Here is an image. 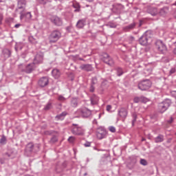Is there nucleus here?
<instances>
[{
    "mask_svg": "<svg viewBox=\"0 0 176 176\" xmlns=\"http://www.w3.org/2000/svg\"><path fill=\"white\" fill-rule=\"evenodd\" d=\"M153 37V34H152V31H151V30L146 31L139 38L140 45H142V46H146V45H149V43H151V42H152Z\"/></svg>",
    "mask_w": 176,
    "mask_h": 176,
    "instance_id": "f257e3e1",
    "label": "nucleus"
},
{
    "mask_svg": "<svg viewBox=\"0 0 176 176\" xmlns=\"http://www.w3.org/2000/svg\"><path fill=\"white\" fill-rule=\"evenodd\" d=\"M39 151V147L38 146H34V143H28L25 148L24 155L25 156H32L33 153H36Z\"/></svg>",
    "mask_w": 176,
    "mask_h": 176,
    "instance_id": "f03ea898",
    "label": "nucleus"
},
{
    "mask_svg": "<svg viewBox=\"0 0 176 176\" xmlns=\"http://www.w3.org/2000/svg\"><path fill=\"white\" fill-rule=\"evenodd\" d=\"M138 87L142 91H148L152 87V82L148 79L143 80L139 82Z\"/></svg>",
    "mask_w": 176,
    "mask_h": 176,
    "instance_id": "7ed1b4c3",
    "label": "nucleus"
},
{
    "mask_svg": "<svg viewBox=\"0 0 176 176\" xmlns=\"http://www.w3.org/2000/svg\"><path fill=\"white\" fill-rule=\"evenodd\" d=\"M61 38V32L58 30H55L51 32L49 36L50 43H56L58 39Z\"/></svg>",
    "mask_w": 176,
    "mask_h": 176,
    "instance_id": "20e7f679",
    "label": "nucleus"
},
{
    "mask_svg": "<svg viewBox=\"0 0 176 176\" xmlns=\"http://www.w3.org/2000/svg\"><path fill=\"white\" fill-rule=\"evenodd\" d=\"M72 133L74 135H85V129L82 126H79L78 124H72Z\"/></svg>",
    "mask_w": 176,
    "mask_h": 176,
    "instance_id": "39448f33",
    "label": "nucleus"
},
{
    "mask_svg": "<svg viewBox=\"0 0 176 176\" xmlns=\"http://www.w3.org/2000/svg\"><path fill=\"white\" fill-rule=\"evenodd\" d=\"M171 105V100L166 99L164 102H161L158 105L159 111L161 113L166 112V109H168Z\"/></svg>",
    "mask_w": 176,
    "mask_h": 176,
    "instance_id": "423d86ee",
    "label": "nucleus"
},
{
    "mask_svg": "<svg viewBox=\"0 0 176 176\" xmlns=\"http://www.w3.org/2000/svg\"><path fill=\"white\" fill-rule=\"evenodd\" d=\"M101 59L105 64H107V65H109L110 67H113V65H115V61H113V59L110 57L107 53H103Z\"/></svg>",
    "mask_w": 176,
    "mask_h": 176,
    "instance_id": "0eeeda50",
    "label": "nucleus"
},
{
    "mask_svg": "<svg viewBox=\"0 0 176 176\" xmlns=\"http://www.w3.org/2000/svg\"><path fill=\"white\" fill-rule=\"evenodd\" d=\"M155 47L157 49L158 52H160V53H164V52L167 51V47L163 43V41L160 40H157L155 42Z\"/></svg>",
    "mask_w": 176,
    "mask_h": 176,
    "instance_id": "6e6552de",
    "label": "nucleus"
},
{
    "mask_svg": "<svg viewBox=\"0 0 176 176\" xmlns=\"http://www.w3.org/2000/svg\"><path fill=\"white\" fill-rule=\"evenodd\" d=\"M50 21L54 25H56V27H61V25H63V20L57 16H51Z\"/></svg>",
    "mask_w": 176,
    "mask_h": 176,
    "instance_id": "1a4fd4ad",
    "label": "nucleus"
},
{
    "mask_svg": "<svg viewBox=\"0 0 176 176\" xmlns=\"http://www.w3.org/2000/svg\"><path fill=\"white\" fill-rule=\"evenodd\" d=\"M38 85L39 87H46L49 85V77L47 76H43L41 77L38 81Z\"/></svg>",
    "mask_w": 176,
    "mask_h": 176,
    "instance_id": "9d476101",
    "label": "nucleus"
},
{
    "mask_svg": "<svg viewBox=\"0 0 176 176\" xmlns=\"http://www.w3.org/2000/svg\"><path fill=\"white\" fill-rule=\"evenodd\" d=\"M77 113H79L82 118H89L91 116V111L87 109H80L77 110Z\"/></svg>",
    "mask_w": 176,
    "mask_h": 176,
    "instance_id": "9b49d317",
    "label": "nucleus"
},
{
    "mask_svg": "<svg viewBox=\"0 0 176 176\" xmlns=\"http://www.w3.org/2000/svg\"><path fill=\"white\" fill-rule=\"evenodd\" d=\"M34 64L30 63L27 66H25V69H21L22 65H19V69H21V72H25V74H31L32 71H34Z\"/></svg>",
    "mask_w": 176,
    "mask_h": 176,
    "instance_id": "f8f14e48",
    "label": "nucleus"
},
{
    "mask_svg": "<svg viewBox=\"0 0 176 176\" xmlns=\"http://www.w3.org/2000/svg\"><path fill=\"white\" fill-rule=\"evenodd\" d=\"M43 63V53L38 52L34 58L33 64H42Z\"/></svg>",
    "mask_w": 176,
    "mask_h": 176,
    "instance_id": "ddd939ff",
    "label": "nucleus"
},
{
    "mask_svg": "<svg viewBox=\"0 0 176 176\" xmlns=\"http://www.w3.org/2000/svg\"><path fill=\"white\" fill-rule=\"evenodd\" d=\"M67 167V162H58L56 164V168H55V171L58 173H63L64 171V168Z\"/></svg>",
    "mask_w": 176,
    "mask_h": 176,
    "instance_id": "4468645a",
    "label": "nucleus"
},
{
    "mask_svg": "<svg viewBox=\"0 0 176 176\" xmlns=\"http://www.w3.org/2000/svg\"><path fill=\"white\" fill-rule=\"evenodd\" d=\"M105 135H107V131L102 129V128H99L96 131V137L98 140H102V138H105Z\"/></svg>",
    "mask_w": 176,
    "mask_h": 176,
    "instance_id": "2eb2a0df",
    "label": "nucleus"
},
{
    "mask_svg": "<svg viewBox=\"0 0 176 176\" xmlns=\"http://www.w3.org/2000/svg\"><path fill=\"white\" fill-rule=\"evenodd\" d=\"M133 102L136 104H138V102H142L143 104H146V102H148V98L144 96H137L134 98Z\"/></svg>",
    "mask_w": 176,
    "mask_h": 176,
    "instance_id": "dca6fc26",
    "label": "nucleus"
},
{
    "mask_svg": "<svg viewBox=\"0 0 176 176\" xmlns=\"http://www.w3.org/2000/svg\"><path fill=\"white\" fill-rule=\"evenodd\" d=\"M25 10H23V11L20 12L21 19H27L28 20H30V19H31V17H32V15L31 14V12H25Z\"/></svg>",
    "mask_w": 176,
    "mask_h": 176,
    "instance_id": "f3484780",
    "label": "nucleus"
},
{
    "mask_svg": "<svg viewBox=\"0 0 176 176\" xmlns=\"http://www.w3.org/2000/svg\"><path fill=\"white\" fill-rule=\"evenodd\" d=\"M147 13H149L151 14V16H156L157 13H159V11H157V8L152 6H148L147 7Z\"/></svg>",
    "mask_w": 176,
    "mask_h": 176,
    "instance_id": "a211bd4d",
    "label": "nucleus"
},
{
    "mask_svg": "<svg viewBox=\"0 0 176 176\" xmlns=\"http://www.w3.org/2000/svg\"><path fill=\"white\" fill-rule=\"evenodd\" d=\"M136 25H137V23L133 22L132 23L124 27L123 30L125 32H129L134 30V28H135Z\"/></svg>",
    "mask_w": 176,
    "mask_h": 176,
    "instance_id": "6ab92c4d",
    "label": "nucleus"
},
{
    "mask_svg": "<svg viewBox=\"0 0 176 176\" xmlns=\"http://www.w3.org/2000/svg\"><path fill=\"white\" fill-rule=\"evenodd\" d=\"M80 69L82 71H86L87 72H90L93 71V66L90 64H83L80 66Z\"/></svg>",
    "mask_w": 176,
    "mask_h": 176,
    "instance_id": "aec40b11",
    "label": "nucleus"
},
{
    "mask_svg": "<svg viewBox=\"0 0 176 176\" xmlns=\"http://www.w3.org/2000/svg\"><path fill=\"white\" fill-rule=\"evenodd\" d=\"M118 116L120 118H122V119H126L127 118V109L121 108L118 111Z\"/></svg>",
    "mask_w": 176,
    "mask_h": 176,
    "instance_id": "412c9836",
    "label": "nucleus"
},
{
    "mask_svg": "<svg viewBox=\"0 0 176 176\" xmlns=\"http://www.w3.org/2000/svg\"><path fill=\"white\" fill-rule=\"evenodd\" d=\"M27 5V0H19L18 1V9H23L25 10V6Z\"/></svg>",
    "mask_w": 176,
    "mask_h": 176,
    "instance_id": "4be33fe9",
    "label": "nucleus"
},
{
    "mask_svg": "<svg viewBox=\"0 0 176 176\" xmlns=\"http://www.w3.org/2000/svg\"><path fill=\"white\" fill-rule=\"evenodd\" d=\"M52 75L54 77L55 79H58V78L61 76V73L58 69H54L52 72Z\"/></svg>",
    "mask_w": 176,
    "mask_h": 176,
    "instance_id": "5701e85b",
    "label": "nucleus"
},
{
    "mask_svg": "<svg viewBox=\"0 0 176 176\" xmlns=\"http://www.w3.org/2000/svg\"><path fill=\"white\" fill-rule=\"evenodd\" d=\"M2 53L5 58H9L12 56V51L6 48L3 50Z\"/></svg>",
    "mask_w": 176,
    "mask_h": 176,
    "instance_id": "b1692460",
    "label": "nucleus"
},
{
    "mask_svg": "<svg viewBox=\"0 0 176 176\" xmlns=\"http://www.w3.org/2000/svg\"><path fill=\"white\" fill-rule=\"evenodd\" d=\"M86 23V19H80L76 23L77 28H83Z\"/></svg>",
    "mask_w": 176,
    "mask_h": 176,
    "instance_id": "393cba45",
    "label": "nucleus"
},
{
    "mask_svg": "<svg viewBox=\"0 0 176 176\" xmlns=\"http://www.w3.org/2000/svg\"><path fill=\"white\" fill-rule=\"evenodd\" d=\"M72 7L75 9L74 13H79L80 12V4L79 3H75L72 4Z\"/></svg>",
    "mask_w": 176,
    "mask_h": 176,
    "instance_id": "a878e982",
    "label": "nucleus"
},
{
    "mask_svg": "<svg viewBox=\"0 0 176 176\" xmlns=\"http://www.w3.org/2000/svg\"><path fill=\"white\" fill-rule=\"evenodd\" d=\"M78 98H72L70 102L71 107L73 108H76L78 107Z\"/></svg>",
    "mask_w": 176,
    "mask_h": 176,
    "instance_id": "bb28decb",
    "label": "nucleus"
},
{
    "mask_svg": "<svg viewBox=\"0 0 176 176\" xmlns=\"http://www.w3.org/2000/svg\"><path fill=\"white\" fill-rule=\"evenodd\" d=\"M90 100L92 105H96L98 102V97H97L96 95H93Z\"/></svg>",
    "mask_w": 176,
    "mask_h": 176,
    "instance_id": "cd10ccee",
    "label": "nucleus"
},
{
    "mask_svg": "<svg viewBox=\"0 0 176 176\" xmlns=\"http://www.w3.org/2000/svg\"><path fill=\"white\" fill-rule=\"evenodd\" d=\"M167 13H168V7H164L160 11V14H161V16H166Z\"/></svg>",
    "mask_w": 176,
    "mask_h": 176,
    "instance_id": "c85d7f7f",
    "label": "nucleus"
},
{
    "mask_svg": "<svg viewBox=\"0 0 176 176\" xmlns=\"http://www.w3.org/2000/svg\"><path fill=\"white\" fill-rule=\"evenodd\" d=\"M164 141V136L163 135H159L157 138H155V142L157 144L159 142H163Z\"/></svg>",
    "mask_w": 176,
    "mask_h": 176,
    "instance_id": "c756f323",
    "label": "nucleus"
},
{
    "mask_svg": "<svg viewBox=\"0 0 176 176\" xmlns=\"http://www.w3.org/2000/svg\"><path fill=\"white\" fill-rule=\"evenodd\" d=\"M65 116H67V112H63L60 114L56 116V119H58V120H63Z\"/></svg>",
    "mask_w": 176,
    "mask_h": 176,
    "instance_id": "7c9ffc66",
    "label": "nucleus"
},
{
    "mask_svg": "<svg viewBox=\"0 0 176 176\" xmlns=\"http://www.w3.org/2000/svg\"><path fill=\"white\" fill-rule=\"evenodd\" d=\"M58 141V138H57V136L53 135L52 138L49 141V144H56Z\"/></svg>",
    "mask_w": 176,
    "mask_h": 176,
    "instance_id": "2f4dec72",
    "label": "nucleus"
},
{
    "mask_svg": "<svg viewBox=\"0 0 176 176\" xmlns=\"http://www.w3.org/2000/svg\"><path fill=\"white\" fill-rule=\"evenodd\" d=\"M53 108L52 102H48L44 107V111H50Z\"/></svg>",
    "mask_w": 176,
    "mask_h": 176,
    "instance_id": "473e14b6",
    "label": "nucleus"
},
{
    "mask_svg": "<svg viewBox=\"0 0 176 176\" xmlns=\"http://www.w3.org/2000/svg\"><path fill=\"white\" fill-rule=\"evenodd\" d=\"M116 71L117 72L118 76H122V75H123L124 74L123 69H122L121 67H117L116 69Z\"/></svg>",
    "mask_w": 176,
    "mask_h": 176,
    "instance_id": "72a5a7b5",
    "label": "nucleus"
},
{
    "mask_svg": "<svg viewBox=\"0 0 176 176\" xmlns=\"http://www.w3.org/2000/svg\"><path fill=\"white\" fill-rule=\"evenodd\" d=\"M132 118H133L132 126H134V123H135V122H137V118H138L137 113H133Z\"/></svg>",
    "mask_w": 176,
    "mask_h": 176,
    "instance_id": "f704fd0d",
    "label": "nucleus"
},
{
    "mask_svg": "<svg viewBox=\"0 0 176 176\" xmlns=\"http://www.w3.org/2000/svg\"><path fill=\"white\" fill-rule=\"evenodd\" d=\"M0 144H1V145H5V144H6V136L4 135H3L0 139Z\"/></svg>",
    "mask_w": 176,
    "mask_h": 176,
    "instance_id": "c9c22d12",
    "label": "nucleus"
},
{
    "mask_svg": "<svg viewBox=\"0 0 176 176\" xmlns=\"http://www.w3.org/2000/svg\"><path fill=\"white\" fill-rule=\"evenodd\" d=\"M28 39H29V42H30V43H33V44L36 43V38H34V36H29Z\"/></svg>",
    "mask_w": 176,
    "mask_h": 176,
    "instance_id": "e433bc0d",
    "label": "nucleus"
},
{
    "mask_svg": "<svg viewBox=\"0 0 176 176\" xmlns=\"http://www.w3.org/2000/svg\"><path fill=\"white\" fill-rule=\"evenodd\" d=\"M97 77H93L91 78V85L94 86V85H97Z\"/></svg>",
    "mask_w": 176,
    "mask_h": 176,
    "instance_id": "4c0bfd02",
    "label": "nucleus"
},
{
    "mask_svg": "<svg viewBox=\"0 0 176 176\" xmlns=\"http://www.w3.org/2000/svg\"><path fill=\"white\" fill-rule=\"evenodd\" d=\"M140 164H142V166H147L148 162H146V160L142 159L140 160Z\"/></svg>",
    "mask_w": 176,
    "mask_h": 176,
    "instance_id": "58836bf2",
    "label": "nucleus"
},
{
    "mask_svg": "<svg viewBox=\"0 0 176 176\" xmlns=\"http://www.w3.org/2000/svg\"><path fill=\"white\" fill-rule=\"evenodd\" d=\"M38 2L41 4V5H46V3L47 2H50V0H38Z\"/></svg>",
    "mask_w": 176,
    "mask_h": 176,
    "instance_id": "ea45409f",
    "label": "nucleus"
},
{
    "mask_svg": "<svg viewBox=\"0 0 176 176\" xmlns=\"http://www.w3.org/2000/svg\"><path fill=\"white\" fill-rule=\"evenodd\" d=\"M109 131H111V133H116V128H115L114 126H109Z\"/></svg>",
    "mask_w": 176,
    "mask_h": 176,
    "instance_id": "a19ab883",
    "label": "nucleus"
},
{
    "mask_svg": "<svg viewBox=\"0 0 176 176\" xmlns=\"http://www.w3.org/2000/svg\"><path fill=\"white\" fill-rule=\"evenodd\" d=\"M53 133H54V131H45L44 132V134H45V135H52V134H53Z\"/></svg>",
    "mask_w": 176,
    "mask_h": 176,
    "instance_id": "79ce46f5",
    "label": "nucleus"
},
{
    "mask_svg": "<svg viewBox=\"0 0 176 176\" xmlns=\"http://www.w3.org/2000/svg\"><path fill=\"white\" fill-rule=\"evenodd\" d=\"M176 69L175 67H173L170 72H169V75H173V74H175Z\"/></svg>",
    "mask_w": 176,
    "mask_h": 176,
    "instance_id": "37998d69",
    "label": "nucleus"
},
{
    "mask_svg": "<svg viewBox=\"0 0 176 176\" xmlns=\"http://www.w3.org/2000/svg\"><path fill=\"white\" fill-rule=\"evenodd\" d=\"M76 138L74 136H70L69 138H68V141L69 142H74V141H75Z\"/></svg>",
    "mask_w": 176,
    "mask_h": 176,
    "instance_id": "c03bdc74",
    "label": "nucleus"
},
{
    "mask_svg": "<svg viewBox=\"0 0 176 176\" xmlns=\"http://www.w3.org/2000/svg\"><path fill=\"white\" fill-rule=\"evenodd\" d=\"M58 100L59 101L64 102V101H65V98L60 95V96H58Z\"/></svg>",
    "mask_w": 176,
    "mask_h": 176,
    "instance_id": "a18cd8bd",
    "label": "nucleus"
},
{
    "mask_svg": "<svg viewBox=\"0 0 176 176\" xmlns=\"http://www.w3.org/2000/svg\"><path fill=\"white\" fill-rule=\"evenodd\" d=\"M21 49H23V47H21V46H20V45H17L15 46V50H16V52H19V50H21Z\"/></svg>",
    "mask_w": 176,
    "mask_h": 176,
    "instance_id": "49530a36",
    "label": "nucleus"
},
{
    "mask_svg": "<svg viewBox=\"0 0 176 176\" xmlns=\"http://www.w3.org/2000/svg\"><path fill=\"white\" fill-rule=\"evenodd\" d=\"M94 90H95L94 85H91L90 89H89V91H90L91 93H94Z\"/></svg>",
    "mask_w": 176,
    "mask_h": 176,
    "instance_id": "de8ad7c7",
    "label": "nucleus"
},
{
    "mask_svg": "<svg viewBox=\"0 0 176 176\" xmlns=\"http://www.w3.org/2000/svg\"><path fill=\"white\" fill-rule=\"evenodd\" d=\"M91 142H87L86 143L84 144V146H85L86 148L91 146Z\"/></svg>",
    "mask_w": 176,
    "mask_h": 176,
    "instance_id": "09e8293b",
    "label": "nucleus"
},
{
    "mask_svg": "<svg viewBox=\"0 0 176 176\" xmlns=\"http://www.w3.org/2000/svg\"><path fill=\"white\" fill-rule=\"evenodd\" d=\"M3 20V14L0 12V24H2Z\"/></svg>",
    "mask_w": 176,
    "mask_h": 176,
    "instance_id": "8fccbe9b",
    "label": "nucleus"
},
{
    "mask_svg": "<svg viewBox=\"0 0 176 176\" xmlns=\"http://www.w3.org/2000/svg\"><path fill=\"white\" fill-rule=\"evenodd\" d=\"M173 120H174V119L173 118V117H170V120H167V123H168L169 124H171V123H173Z\"/></svg>",
    "mask_w": 176,
    "mask_h": 176,
    "instance_id": "3c124183",
    "label": "nucleus"
},
{
    "mask_svg": "<svg viewBox=\"0 0 176 176\" xmlns=\"http://www.w3.org/2000/svg\"><path fill=\"white\" fill-rule=\"evenodd\" d=\"M111 109H112V106H111L110 104H108V105L107 106V111L108 112H109V111H111Z\"/></svg>",
    "mask_w": 176,
    "mask_h": 176,
    "instance_id": "603ef678",
    "label": "nucleus"
},
{
    "mask_svg": "<svg viewBox=\"0 0 176 176\" xmlns=\"http://www.w3.org/2000/svg\"><path fill=\"white\" fill-rule=\"evenodd\" d=\"M0 163L1 164H5V160L0 159Z\"/></svg>",
    "mask_w": 176,
    "mask_h": 176,
    "instance_id": "864d4df0",
    "label": "nucleus"
},
{
    "mask_svg": "<svg viewBox=\"0 0 176 176\" xmlns=\"http://www.w3.org/2000/svg\"><path fill=\"white\" fill-rule=\"evenodd\" d=\"M20 25H21V24L17 23V24H16V25H14V28H19V27H20Z\"/></svg>",
    "mask_w": 176,
    "mask_h": 176,
    "instance_id": "5fc2aeb1",
    "label": "nucleus"
},
{
    "mask_svg": "<svg viewBox=\"0 0 176 176\" xmlns=\"http://www.w3.org/2000/svg\"><path fill=\"white\" fill-rule=\"evenodd\" d=\"M173 53L175 54V56H176V47L173 49Z\"/></svg>",
    "mask_w": 176,
    "mask_h": 176,
    "instance_id": "6e6d98bb",
    "label": "nucleus"
},
{
    "mask_svg": "<svg viewBox=\"0 0 176 176\" xmlns=\"http://www.w3.org/2000/svg\"><path fill=\"white\" fill-rule=\"evenodd\" d=\"M5 155L8 156V157H10V154H9L8 153H6Z\"/></svg>",
    "mask_w": 176,
    "mask_h": 176,
    "instance_id": "4d7b16f0",
    "label": "nucleus"
},
{
    "mask_svg": "<svg viewBox=\"0 0 176 176\" xmlns=\"http://www.w3.org/2000/svg\"><path fill=\"white\" fill-rule=\"evenodd\" d=\"M142 25V21H140L139 27H141Z\"/></svg>",
    "mask_w": 176,
    "mask_h": 176,
    "instance_id": "13d9d810",
    "label": "nucleus"
},
{
    "mask_svg": "<svg viewBox=\"0 0 176 176\" xmlns=\"http://www.w3.org/2000/svg\"><path fill=\"white\" fill-rule=\"evenodd\" d=\"M133 162L134 164H135V163H137V160L136 159H133Z\"/></svg>",
    "mask_w": 176,
    "mask_h": 176,
    "instance_id": "bf43d9fd",
    "label": "nucleus"
},
{
    "mask_svg": "<svg viewBox=\"0 0 176 176\" xmlns=\"http://www.w3.org/2000/svg\"><path fill=\"white\" fill-rule=\"evenodd\" d=\"M86 1H87V2H94V0H86Z\"/></svg>",
    "mask_w": 176,
    "mask_h": 176,
    "instance_id": "052dcab7",
    "label": "nucleus"
},
{
    "mask_svg": "<svg viewBox=\"0 0 176 176\" xmlns=\"http://www.w3.org/2000/svg\"><path fill=\"white\" fill-rule=\"evenodd\" d=\"M142 142H143V141H146V139L144 138H142Z\"/></svg>",
    "mask_w": 176,
    "mask_h": 176,
    "instance_id": "680f3d73",
    "label": "nucleus"
},
{
    "mask_svg": "<svg viewBox=\"0 0 176 176\" xmlns=\"http://www.w3.org/2000/svg\"><path fill=\"white\" fill-rule=\"evenodd\" d=\"M94 123H96L97 124V120H94Z\"/></svg>",
    "mask_w": 176,
    "mask_h": 176,
    "instance_id": "e2e57ef3",
    "label": "nucleus"
},
{
    "mask_svg": "<svg viewBox=\"0 0 176 176\" xmlns=\"http://www.w3.org/2000/svg\"><path fill=\"white\" fill-rule=\"evenodd\" d=\"M79 60H80V61H82L83 58H80Z\"/></svg>",
    "mask_w": 176,
    "mask_h": 176,
    "instance_id": "0e129e2a",
    "label": "nucleus"
},
{
    "mask_svg": "<svg viewBox=\"0 0 176 176\" xmlns=\"http://www.w3.org/2000/svg\"><path fill=\"white\" fill-rule=\"evenodd\" d=\"M87 175V173H84V176Z\"/></svg>",
    "mask_w": 176,
    "mask_h": 176,
    "instance_id": "69168bd1",
    "label": "nucleus"
},
{
    "mask_svg": "<svg viewBox=\"0 0 176 176\" xmlns=\"http://www.w3.org/2000/svg\"><path fill=\"white\" fill-rule=\"evenodd\" d=\"M86 7H87V8H89V5H87Z\"/></svg>",
    "mask_w": 176,
    "mask_h": 176,
    "instance_id": "338daca9",
    "label": "nucleus"
},
{
    "mask_svg": "<svg viewBox=\"0 0 176 176\" xmlns=\"http://www.w3.org/2000/svg\"><path fill=\"white\" fill-rule=\"evenodd\" d=\"M174 5H175V6H176V2L174 3Z\"/></svg>",
    "mask_w": 176,
    "mask_h": 176,
    "instance_id": "774afa93",
    "label": "nucleus"
}]
</instances>
